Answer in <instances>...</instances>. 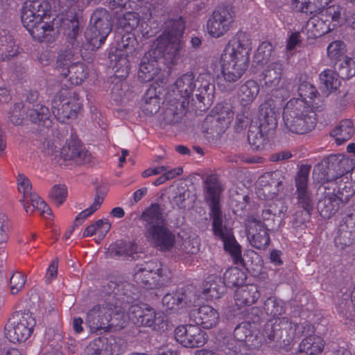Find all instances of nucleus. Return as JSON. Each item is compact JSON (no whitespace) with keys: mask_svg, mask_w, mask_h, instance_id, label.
I'll list each match as a JSON object with an SVG mask.
<instances>
[{"mask_svg":"<svg viewBox=\"0 0 355 355\" xmlns=\"http://www.w3.org/2000/svg\"><path fill=\"white\" fill-rule=\"evenodd\" d=\"M300 98L290 99L283 107L282 116L288 132L303 135L317 125L315 111L320 110L324 98L318 90H301Z\"/></svg>","mask_w":355,"mask_h":355,"instance_id":"f257e3e1","label":"nucleus"},{"mask_svg":"<svg viewBox=\"0 0 355 355\" xmlns=\"http://www.w3.org/2000/svg\"><path fill=\"white\" fill-rule=\"evenodd\" d=\"M252 50L250 35L239 31L227 44L221 55L222 72L225 80L234 82L248 67Z\"/></svg>","mask_w":355,"mask_h":355,"instance_id":"f03ea898","label":"nucleus"},{"mask_svg":"<svg viewBox=\"0 0 355 355\" xmlns=\"http://www.w3.org/2000/svg\"><path fill=\"white\" fill-rule=\"evenodd\" d=\"M51 9L48 0H26L24 3L21 22L33 38L40 42L51 43L55 40L56 31L53 24L42 21Z\"/></svg>","mask_w":355,"mask_h":355,"instance_id":"7ed1b4c3","label":"nucleus"},{"mask_svg":"<svg viewBox=\"0 0 355 355\" xmlns=\"http://www.w3.org/2000/svg\"><path fill=\"white\" fill-rule=\"evenodd\" d=\"M313 332V327L304 322L299 326L288 318L282 317L268 320L265 324L262 335L266 342L275 343L277 347L290 352L296 337Z\"/></svg>","mask_w":355,"mask_h":355,"instance_id":"20e7f679","label":"nucleus"},{"mask_svg":"<svg viewBox=\"0 0 355 355\" xmlns=\"http://www.w3.org/2000/svg\"><path fill=\"white\" fill-rule=\"evenodd\" d=\"M146 240L162 252L171 251L175 244V235L167 227L162 209L157 203L151 204L141 214Z\"/></svg>","mask_w":355,"mask_h":355,"instance_id":"39448f33","label":"nucleus"},{"mask_svg":"<svg viewBox=\"0 0 355 355\" xmlns=\"http://www.w3.org/2000/svg\"><path fill=\"white\" fill-rule=\"evenodd\" d=\"M146 240L162 252L171 251L175 244V235L167 227L162 209L157 203L151 204L141 214Z\"/></svg>","mask_w":355,"mask_h":355,"instance_id":"423d86ee","label":"nucleus"},{"mask_svg":"<svg viewBox=\"0 0 355 355\" xmlns=\"http://www.w3.org/2000/svg\"><path fill=\"white\" fill-rule=\"evenodd\" d=\"M284 105V99L275 96L265 101L259 110V125L252 121L249 127L248 139L253 150L263 148L268 135L277 125V116Z\"/></svg>","mask_w":355,"mask_h":355,"instance_id":"0eeeda50","label":"nucleus"},{"mask_svg":"<svg viewBox=\"0 0 355 355\" xmlns=\"http://www.w3.org/2000/svg\"><path fill=\"white\" fill-rule=\"evenodd\" d=\"M111 297H114L110 295L103 304L95 305L87 311L85 321L92 332L108 331L113 326L120 325L118 320L123 318L125 308L118 299L112 303Z\"/></svg>","mask_w":355,"mask_h":355,"instance_id":"6e6552de","label":"nucleus"},{"mask_svg":"<svg viewBox=\"0 0 355 355\" xmlns=\"http://www.w3.org/2000/svg\"><path fill=\"white\" fill-rule=\"evenodd\" d=\"M171 279L170 270L157 259L137 265L134 274L135 282L146 289L162 288L166 286Z\"/></svg>","mask_w":355,"mask_h":355,"instance_id":"1a4fd4ad","label":"nucleus"},{"mask_svg":"<svg viewBox=\"0 0 355 355\" xmlns=\"http://www.w3.org/2000/svg\"><path fill=\"white\" fill-rule=\"evenodd\" d=\"M310 167L303 166L297 172L295 178L297 205L302 211L294 214V223L297 226L310 221L314 209V201L311 193L308 190V180Z\"/></svg>","mask_w":355,"mask_h":355,"instance_id":"9d476101","label":"nucleus"},{"mask_svg":"<svg viewBox=\"0 0 355 355\" xmlns=\"http://www.w3.org/2000/svg\"><path fill=\"white\" fill-rule=\"evenodd\" d=\"M194 90H168L162 101L165 106L161 125H175L182 121L187 113V107Z\"/></svg>","mask_w":355,"mask_h":355,"instance_id":"9b49d317","label":"nucleus"},{"mask_svg":"<svg viewBox=\"0 0 355 355\" xmlns=\"http://www.w3.org/2000/svg\"><path fill=\"white\" fill-rule=\"evenodd\" d=\"M51 105L53 115L60 123L76 119L82 108L78 94L69 90H59L52 97Z\"/></svg>","mask_w":355,"mask_h":355,"instance_id":"f8f14e48","label":"nucleus"},{"mask_svg":"<svg viewBox=\"0 0 355 355\" xmlns=\"http://www.w3.org/2000/svg\"><path fill=\"white\" fill-rule=\"evenodd\" d=\"M112 30L111 15L105 8H97L90 19L86 39L92 49H98L105 42Z\"/></svg>","mask_w":355,"mask_h":355,"instance_id":"ddd939ff","label":"nucleus"},{"mask_svg":"<svg viewBox=\"0 0 355 355\" xmlns=\"http://www.w3.org/2000/svg\"><path fill=\"white\" fill-rule=\"evenodd\" d=\"M17 189L22 195L21 202L28 214H32L35 209L41 215L51 216V210L46 202L37 193L32 191V184L30 180L24 174L17 176Z\"/></svg>","mask_w":355,"mask_h":355,"instance_id":"4468645a","label":"nucleus"},{"mask_svg":"<svg viewBox=\"0 0 355 355\" xmlns=\"http://www.w3.org/2000/svg\"><path fill=\"white\" fill-rule=\"evenodd\" d=\"M36 321L30 313L17 314L6 327V336L13 343L26 341L32 334Z\"/></svg>","mask_w":355,"mask_h":355,"instance_id":"2eb2a0df","label":"nucleus"},{"mask_svg":"<svg viewBox=\"0 0 355 355\" xmlns=\"http://www.w3.org/2000/svg\"><path fill=\"white\" fill-rule=\"evenodd\" d=\"M284 177L280 171L266 172L261 175L255 183L257 197L262 200L275 199L284 189Z\"/></svg>","mask_w":355,"mask_h":355,"instance_id":"dca6fc26","label":"nucleus"},{"mask_svg":"<svg viewBox=\"0 0 355 355\" xmlns=\"http://www.w3.org/2000/svg\"><path fill=\"white\" fill-rule=\"evenodd\" d=\"M161 59L152 49L146 52L141 58L138 71V79L141 83H148L157 78L155 83L150 85V89L162 87L164 79L160 76L161 68L159 60Z\"/></svg>","mask_w":355,"mask_h":355,"instance_id":"f3484780","label":"nucleus"},{"mask_svg":"<svg viewBox=\"0 0 355 355\" xmlns=\"http://www.w3.org/2000/svg\"><path fill=\"white\" fill-rule=\"evenodd\" d=\"M211 225L214 235L223 242L224 250L230 254L234 263H242L241 246L234 236L232 229L223 225V216L213 218Z\"/></svg>","mask_w":355,"mask_h":355,"instance_id":"a211bd4d","label":"nucleus"},{"mask_svg":"<svg viewBox=\"0 0 355 355\" xmlns=\"http://www.w3.org/2000/svg\"><path fill=\"white\" fill-rule=\"evenodd\" d=\"M234 17L235 13L230 6L217 8L207 21L208 33L216 38L224 35L232 26Z\"/></svg>","mask_w":355,"mask_h":355,"instance_id":"6ab92c4d","label":"nucleus"},{"mask_svg":"<svg viewBox=\"0 0 355 355\" xmlns=\"http://www.w3.org/2000/svg\"><path fill=\"white\" fill-rule=\"evenodd\" d=\"M245 230L250 245L257 250H265L270 243L269 229L267 225L254 216L245 221Z\"/></svg>","mask_w":355,"mask_h":355,"instance_id":"aec40b11","label":"nucleus"},{"mask_svg":"<svg viewBox=\"0 0 355 355\" xmlns=\"http://www.w3.org/2000/svg\"><path fill=\"white\" fill-rule=\"evenodd\" d=\"M205 190V200L210 208L211 219L223 216L220 202L223 188L216 174H211L206 178Z\"/></svg>","mask_w":355,"mask_h":355,"instance_id":"412c9836","label":"nucleus"},{"mask_svg":"<svg viewBox=\"0 0 355 355\" xmlns=\"http://www.w3.org/2000/svg\"><path fill=\"white\" fill-rule=\"evenodd\" d=\"M182 46V40L159 36L157 46L151 49L156 52V55L160 59L163 58L168 64H175L180 58Z\"/></svg>","mask_w":355,"mask_h":355,"instance_id":"4be33fe9","label":"nucleus"},{"mask_svg":"<svg viewBox=\"0 0 355 355\" xmlns=\"http://www.w3.org/2000/svg\"><path fill=\"white\" fill-rule=\"evenodd\" d=\"M90 153L81 141L73 135L67 139L60 150V157L64 161H71L77 165H83L89 160Z\"/></svg>","mask_w":355,"mask_h":355,"instance_id":"5701e85b","label":"nucleus"},{"mask_svg":"<svg viewBox=\"0 0 355 355\" xmlns=\"http://www.w3.org/2000/svg\"><path fill=\"white\" fill-rule=\"evenodd\" d=\"M189 316L196 324L205 329L214 328L220 321L218 310L207 304H202L198 309H193Z\"/></svg>","mask_w":355,"mask_h":355,"instance_id":"b1692460","label":"nucleus"},{"mask_svg":"<svg viewBox=\"0 0 355 355\" xmlns=\"http://www.w3.org/2000/svg\"><path fill=\"white\" fill-rule=\"evenodd\" d=\"M128 315L136 326L150 327L153 325V318L156 315V310L145 303L135 304L128 308Z\"/></svg>","mask_w":355,"mask_h":355,"instance_id":"393cba45","label":"nucleus"},{"mask_svg":"<svg viewBox=\"0 0 355 355\" xmlns=\"http://www.w3.org/2000/svg\"><path fill=\"white\" fill-rule=\"evenodd\" d=\"M214 112L216 115L212 116L210 120V122L213 124V127L210 129V133L216 132V135H220L225 132L228 125L231 123L234 117V112L230 110L228 107H224L222 104H218L214 108ZM206 121L209 122V118L207 117Z\"/></svg>","mask_w":355,"mask_h":355,"instance_id":"a878e982","label":"nucleus"},{"mask_svg":"<svg viewBox=\"0 0 355 355\" xmlns=\"http://www.w3.org/2000/svg\"><path fill=\"white\" fill-rule=\"evenodd\" d=\"M85 355H121V350L115 340L103 337L94 339L86 347Z\"/></svg>","mask_w":355,"mask_h":355,"instance_id":"bb28decb","label":"nucleus"},{"mask_svg":"<svg viewBox=\"0 0 355 355\" xmlns=\"http://www.w3.org/2000/svg\"><path fill=\"white\" fill-rule=\"evenodd\" d=\"M334 191L335 189L332 193H326L318 203V210L321 217L324 218L332 217L343 203L342 198L335 194Z\"/></svg>","mask_w":355,"mask_h":355,"instance_id":"cd10ccee","label":"nucleus"},{"mask_svg":"<svg viewBox=\"0 0 355 355\" xmlns=\"http://www.w3.org/2000/svg\"><path fill=\"white\" fill-rule=\"evenodd\" d=\"M27 109L28 111L26 113V116L29 118L31 123L46 129H49L51 127L52 121L48 107L40 102L36 105H33V107L27 106Z\"/></svg>","mask_w":355,"mask_h":355,"instance_id":"c85d7f7f","label":"nucleus"},{"mask_svg":"<svg viewBox=\"0 0 355 355\" xmlns=\"http://www.w3.org/2000/svg\"><path fill=\"white\" fill-rule=\"evenodd\" d=\"M259 297V291L254 284L241 286L236 289L234 294L235 303L239 307L251 306Z\"/></svg>","mask_w":355,"mask_h":355,"instance_id":"c756f323","label":"nucleus"},{"mask_svg":"<svg viewBox=\"0 0 355 355\" xmlns=\"http://www.w3.org/2000/svg\"><path fill=\"white\" fill-rule=\"evenodd\" d=\"M112 67L115 69V76L111 78L112 83L116 82L114 87H123L122 78L126 77L130 73V63L125 55L119 52L118 54L110 56Z\"/></svg>","mask_w":355,"mask_h":355,"instance_id":"7c9ffc66","label":"nucleus"},{"mask_svg":"<svg viewBox=\"0 0 355 355\" xmlns=\"http://www.w3.org/2000/svg\"><path fill=\"white\" fill-rule=\"evenodd\" d=\"M119 10L114 12V20L119 28L125 32H131L139 24L141 17L138 12L133 11H123L124 8H119Z\"/></svg>","mask_w":355,"mask_h":355,"instance_id":"2f4dec72","label":"nucleus"},{"mask_svg":"<svg viewBox=\"0 0 355 355\" xmlns=\"http://www.w3.org/2000/svg\"><path fill=\"white\" fill-rule=\"evenodd\" d=\"M187 304V295L183 288H179L175 292L166 293L162 298L163 306L170 313L177 312L185 308Z\"/></svg>","mask_w":355,"mask_h":355,"instance_id":"473e14b6","label":"nucleus"},{"mask_svg":"<svg viewBox=\"0 0 355 355\" xmlns=\"http://www.w3.org/2000/svg\"><path fill=\"white\" fill-rule=\"evenodd\" d=\"M176 88L180 89H215V85L208 83L203 76H199L196 79L193 73H186L180 76L174 83Z\"/></svg>","mask_w":355,"mask_h":355,"instance_id":"72a5a7b5","label":"nucleus"},{"mask_svg":"<svg viewBox=\"0 0 355 355\" xmlns=\"http://www.w3.org/2000/svg\"><path fill=\"white\" fill-rule=\"evenodd\" d=\"M167 91L159 90L157 93V90H146L142 98L144 101L143 111L149 115L156 114L161 107V103L162 104L160 95L166 96Z\"/></svg>","mask_w":355,"mask_h":355,"instance_id":"f704fd0d","label":"nucleus"},{"mask_svg":"<svg viewBox=\"0 0 355 355\" xmlns=\"http://www.w3.org/2000/svg\"><path fill=\"white\" fill-rule=\"evenodd\" d=\"M252 324L249 322H243L238 324L234 330L233 336L236 341L241 345H245L248 347H257L254 340H257V336H254Z\"/></svg>","mask_w":355,"mask_h":355,"instance_id":"c9c22d12","label":"nucleus"},{"mask_svg":"<svg viewBox=\"0 0 355 355\" xmlns=\"http://www.w3.org/2000/svg\"><path fill=\"white\" fill-rule=\"evenodd\" d=\"M354 132L353 121L350 119H344L331 130L330 135L335 139L337 145H342L352 138Z\"/></svg>","mask_w":355,"mask_h":355,"instance_id":"e433bc0d","label":"nucleus"},{"mask_svg":"<svg viewBox=\"0 0 355 355\" xmlns=\"http://www.w3.org/2000/svg\"><path fill=\"white\" fill-rule=\"evenodd\" d=\"M137 245L135 243L117 240L110 244L108 252L112 257H133L137 253Z\"/></svg>","mask_w":355,"mask_h":355,"instance_id":"4c0bfd02","label":"nucleus"},{"mask_svg":"<svg viewBox=\"0 0 355 355\" xmlns=\"http://www.w3.org/2000/svg\"><path fill=\"white\" fill-rule=\"evenodd\" d=\"M282 64L279 62H274L269 64L266 70L263 80L261 81L262 87H275L278 85L282 72Z\"/></svg>","mask_w":355,"mask_h":355,"instance_id":"58836bf2","label":"nucleus"},{"mask_svg":"<svg viewBox=\"0 0 355 355\" xmlns=\"http://www.w3.org/2000/svg\"><path fill=\"white\" fill-rule=\"evenodd\" d=\"M76 61H78L77 58L71 49H61L58 53L56 61L57 68L60 71V75L64 78L67 77L69 70L68 68Z\"/></svg>","mask_w":355,"mask_h":355,"instance_id":"ea45409f","label":"nucleus"},{"mask_svg":"<svg viewBox=\"0 0 355 355\" xmlns=\"http://www.w3.org/2000/svg\"><path fill=\"white\" fill-rule=\"evenodd\" d=\"M247 279L245 273L237 267H232L225 270L223 274V285L233 288L242 286Z\"/></svg>","mask_w":355,"mask_h":355,"instance_id":"a19ab883","label":"nucleus"},{"mask_svg":"<svg viewBox=\"0 0 355 355\" xmlns=\"http://www.w3.org/2000/svg\"><path fill=\"white\" fill-rule=\"evenodd\" d=\"M225 291V286L217 277L206 281L203 284L202 294L207 300L212 301L219 299Z\"/></svg>","mask_w":355,"mask_h":355,"instance_id":"79ce46f5","label":"nucleus"},{"mask_svg":"<svg viewBox=\"0 0 355 355\" xmlns=\"http://www.w3.org/2000/svg\"><path fill=\"white\" fill-rule=\"evenodd\" d=\"M184 28V21L182 17L169 19L166 23V28L161 36L182 40Z\"/></svg>","mask_w":355,"mask_h":355,"instance_id":"37998d69","label":"nucleus"},{"mask_svg":"<svg viewBox=\"0 0 355 355\" xmlns=\"http://www.w3.org/2000/svg\"><path fill=\"white\" fill-rule=\"evenodd\" d=\"M191 339L181 340V345L184 347L194 348L202 347L208 340L207 334L197 324L192 327Z\"/></svg>","mask_w":355,"mask_h":355,"instance_id":"c03bdc74","label":"nucleus"},{"mask_svg":"<svg viewBox=\"0 0 355 355\" xmlns=\"http://www.w3.org/2000/svg\"><path fill=\"white\" fill-rule=\"evenodd\" d=\"M17 51L13 37L9 34L0 35V61L10 59Z\"/></svg>","mask_w":355,"mask_h":355,"instance_id":"a18cd8bd","label":"nucleus"},{"mask_svg":"<svg viewBox=\"0 0 355 355\" xmlns=\"http://www.w3.org/2000/svg\"><path fill=\"white\" fill-rule=\"evenodd\" d=\"M306 28L314 37H319L329 33L331 28L322 18L314 16L311 17L306 24Z\"/></svg>","mask_w":355,"mask_h":355,"instance_id":"49530a36","label":"nucleus"},{"mask_svg":"<svg viewBox=\"0 0 355 355\" xmlns=\"http://www.w3.org/2000/svg\"><path fill=\"white\" fill-rule=\"evenodd\" d=\"M345 53V44L340 40L332 42L327 47V55L334 65H337L338 62L347 58Z\"/></svg>","mask_w":355,"mask_h":355,"instance_id":"de8ad7c7","label":"nucleus"},{"mask_svg":"<svg viewBox=\"0 0 355 355\" xmlns=\"http://www.w3.org/2000/svg\"><path fill=\"white\" fill-rule=\"evenodd\" d=\"M263 309L267 315L279 318L286 311L284 302L275 297H270L266 300L263 304Z\"/></svg>","mask_w":355,"mask_h":355,"instance_id":"09e8293b","label":"nucleus"},{"mask_svg":"<svg viewBox=\"0 0 355 355\" xmlns=\"http://www.w3.org/2000/svg\"><path fill=\"white\" fill-rule=\"evenodd\" d=\"M272 53L273 47L271 43L263 42L259 46L254 55L253 62L262 67L271 60Z\"/></svg>","mask_w":355,"mask_h":355,"instance_id":"8fccbe9b","label":"nucleus"},{"mask_svg":"<svg viewBox=\"0 0 355 355\" xmlns=\"http://www.w3.org/2000/svg\"><path fill=\"white\" fill-rule=\"evenodd\" d=\"M334 68L338 70L336 73L343 80L349 79L355 75V61L351 58L342 60L337 65H334Z\"/></svg>","mask_w":355,"mask_h":355,"instance_id":"3c124183","label":"nucleus"},{"mask_svg":"<svg viewBox=\"0 0 355 355\" xmlns=\"http://www.w3.org/2000/svg\"><path fill=\"white\" fill-rule=\"evenodd\" d=\"M342 222L343 223L340 224V228L339 229L340 235L344 234V236L347 237V234H349V241H345L343 243L346 246L349 245L352 243L351 240H354L355 237V215L353 214H347Z\"/></svg>","mask_w":355,"mask_h":355,"instance_id":"603ef678","label":"nucleus"},{"mask_svg":"<svg viewBox=\"0 0 355 355\" xmlns=\"http://www.w3.org/2000/svg\"><path fill=\"white\" fill-rule=\"evenodd\" d=\"M199 93L195 94L196 98H192L191 105L200 110H205L209 107L213 103L214 92L207 94L208 90H197Z\"/></svg>","mask_w":355,"mask_h":355,"instance_id":"864d4df0","label":"nucleus"},{"mask_svg":"<svg viewBox=\"0 0 355 355\" xmlns=\"http://www.w3.org/2000/svg\"><path fill=\"white\" fill-rule=\"evenodd\" d=\"M103 202V198L98 195H96L94 198V200L92 205L89 207L80 211L76 216L74 220L75 225H81L86 218L92 215L96 211H97L101 207V205H102Z\"/></svg>","mask_w":355,"mask_h":355,"instance_id":"5fc2aeb1","label":"nucleus"},{"mask_svg":"<svg viewBox=\"0 0 355 355\" xmlns=\"http://www.w3.org/2000/svg\"><path fill=\"white\" fill-rule=\"evenodd\" d=\"M338 75L330 70L327 69L320 75V80L327 89H338L340 87V80Z\"/></svg>","mask_w":355,"mask_h":355,"instance_id":"6e6d98bb","label":"nucleus"},{"mask_svg":"<svg viewBox=\"0 0 355 355\" xmlns=\"http://www.w3.org/2000/svg\"><path fill=\"white\" fill-rule=\"evenodd\" d=\"M67 188L64 184H55L50 190L49 197L57 206L61 205L67 196Z\"/></svg>","mask_w":355,"mask_h":355,"instance_id":"4d7b16f0","label":"nucleus"},{"mask_svg":"<svg viewBox=\"0 0 355 355\" xmlns=\"http://www.w3.org/2000/svg\"><path fill=\"white\" fill-rule=\"evenodd\" d=\"M69 32L68 33L69 43L71 44L72 49L78 47L79 41L78 40L80 33L79 21L76 17H73L69 24Z\"/></svg>","mask_w":355,"mask_h":355,"instance_id":"13d9d810","label":"nucleus"},{"mask_svg":"<svg viewBox=\"0 0 355 355\" xmlns=\"http://www.w3.org/2000/svg\"><path fill=\"white\" fill-rule=\"evenodd\" d=\"M27 111L24 110L22 103H16L12 109L9 112L8 117L12 123L15 125H21Z\"/></svg>","mask_w":355,"mask_h":355,"instance_id":"bf43d9fd","label":"nucleus"},{"mask_svg":"<svg viewBox=\"0 0 355 355\" xmlns=\"http://www.w3.org/2000/svg\"><path fill=\"white\" fill-rule=\"evenodd\" d=\"M68 69H69V75L71 74L69 80L71 83L75 85L80 84L84 76V67L83 63L78 60Z\"/></svg>","mask_w":355,"mask_h":355,"instance_id":"052dcab7","label":"nucleus"},{"mask_svg":"<svg viewBox=\"0 0 355 355\" xmlns=\"http://www.w3.org/2000/svg\"><path fill=\"white\" fill-rule=\"evenodd\" d=\"M26 277L20 272H14L10 278V288L12 294L18 293L24 287Z\"/></svg>","mask_w":355,"mask_h":355,"instance_id":"680f3d73","label":"nucleus"},{"mask_svg":"<svg viewBox=\"0 0 355 355\" xmlns=\"http://www.w3.org/2000/svg\"><path fill=\"white\" fill-rule=\"evenodd\" d=\"M259 90H239L237 98L240 104L246 107L257 96Z\"/></svg>","mask_w":355,"mask_h":355,"instance_id":"e2e57ef3","label":"nucleus"},{"mask_svg":"<svg viewBox=\"0 0 355 355\" xmlns=\"http://www.w3.org/2000/svg\"><path fill=\"white\" fill-rule=\"evenodd\" d=\"M153 320V325L150 327L153 330L162 332L167 329L168 322L166 315L162 311H156V315Z\"/></svg>","mask_w":355,"mask_h":355,"instance_id":"0e129e2a","label":"nucleus"},{"mask_svg":"<svg viewBox=\"0 0 355 355\" xmlns=\"http://www.w3.org/2000/svg\"><path fill=\"white\" fill-rule=\"evenodd\" d=\"M195 324H185L178 326L174 332V336L176 341L181 345V340L184 339H191V334L190 331H192V327Z\"/></svg>","mask_w":355,"mask_h":355,"instance_id":"69168bd1","label":"nucleus"},{"mask_svg":"<svg viewBox=\"0 0 355 355\" xmlns=\"http://www.w3.org/2000/svg\"><path fill=\"white\" fill-rule=\"evenodd\" d=\"M96 235L98 236L99 240H102L110 230L111 223L107 219H99L96 220Z\"/></svg>","mask_w":355,"mask_h":355,"instance_id":"338daca9","label":"nucleus"},{"mask_svg":"<svg viewBox=\"0 0 355 355\" xmlns=\"http://www.w3.org/2000/svg\"><path fill=\"white\" fill-rule=\"evenodd\" d=\"M316 337H318V336L315 335H309L306 336L305 338H304L298 346V352L299 353H305L309 355V353L311 350V348L312 347V345L314 344L313 342L316 340Z\"/></svg>","mask_w":355,"mask_h":355,"instance_id":"774afa93","label":"nucleus"}]
</instances>
